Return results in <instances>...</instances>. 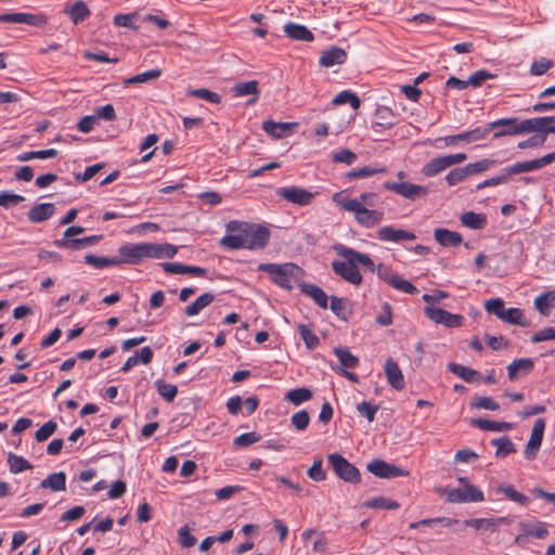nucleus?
Listing matches in <instances>:
<instances>
[{"mask_svg":"<svg viewBox=\"0 0 555 555\" xmlns=\"http://www.w3.org/2000/svg\"><path fill=\"white\" fill-rule=\"evenodd\" d=\"M449 370L453 374L460 376L461 378H463L467 383L474 382L475 377L478 375L477 371H475V370H473L470 367L461 365V364H456V363H450L449 364Z\"/></svg>","mask_w":555,"mask_h":555,"instance_id":"864d4df0","label":"nucleus"},{"mask_svg":"<svg viewBox=\"0 0 555 555\" xmlns=\"http://www.w3.org/2000/svg\"><path fill=\"white\" fill-rule=\"evenodd\" d=\"M333 201L344 210L352 212L357 222L365 228H373L384 219L382 211L367 209L363 203L358 202L357 198L347 197L341 192L335 193Z\"/></svg>","mask_w":555,"mask_h":555,"instance_id":"f03ea898","label":"nucleus"},{"mask_svg":"<svg viewBox=\"0 0 555 555\" xmlns=\"http://www.w3.org/2000/svg\"><path fill=\"white\" fill-rule=\"evenodd\" d=\"M366 469L379 478H396L408 475V472L404 469L383 460H373L367 464Z\"/></svg>","mask_w":555,"mask_h":555,"instance_id":"ddd939ff","label":"nucleus"},{"mask_svg":"<svg viewBox=\"0 0 555 555\" xmlns=\"http://www.w3.org/2000/svg\"><path fill=\"white\" fill-rule=\"evenodd\" d=\"M0 22L3 23H16V24H27L35 27H42L47 24V17L40 14H31V13H8L0 15Z\"/></svg>","mask_w":555,"mask_h":555,"instance_id":"dca6fc26","label":"nucleus"},{"mask_svg":"<svg viewBox=\"0 0 555 555\" xmlns=\"http://www.w3.org/2000/svg\"><path fill=\"white\" fill-rule=\"evenodd\" d=\"M276 193L285 201L299 206L310 205L314 198L313 193L298 186L281 188Z\"/></svg>","mask_w":555,"mask_h":555,"instance_id":"9b49d317","label":"nucleus"},{"mask_svg":"<svg viewBox=\"0 0 555 555\" xmlns=\"http://www.w3.org/2000/svg\"><path fill=\"white\" fill-rule=\"evenodd\" d=\"M327 461L340 479L350 483L360 482L361 475L359 469L349 463L344 456L338 453H332L327 455Z\"/></svg>","mask_w":555,"mask_h":555,"instance_id":"20e7f679","label":"nucleus"},{"mask_svg":"<svg viewBox=\"0 0 555 555\" xmlns=\"http://www.w3.org/2000/svg\"><path fill=\"white\" fill-rule=\"evenodd\" d=\"M299 332L302 340L309 349H313L319 345L320 340L318 336L312 333V331L307 325L300 324Z\"/></svg>","mask_w":555,"mask_h":555,"instance_id":"0e129e2a","label":"nucleus"},{"mask_svg":"<svg viewBox=\"0 0 555 555\" xmlns=\"http://www.w3.org/2000/svg\"><path fill=\"white\" fill-rule=\"evenodd\" d=\"M300 289L305 295L312 298L318 306L323 309L327 308L328 297L321 287L311 283H302Z\"/></svg>","mask_w":555,"mask_h":555,"instance_id":"c756f323","label":"nucleus"},{"mask_svg":"<svg viewBox=\"0 0 555 555\" xmlns=\"http://www.w3.org/2000/svg\"><path fill=\"white\" fill-rule=\"evenodd\" d=\"M334 249L340 257H351L356 266L359 263L372 272L375 271V264L369 255L359 253L341 244L335 245Z\"/></svg>","mask_w":555,"mask_h":555,"instance_id":"a211bd4d","label":"nucleus"},{"mask_svg":"<svg viewBox=\"0 0 555 555\" xmlns=\"http://www.w3.org/2000/svg\"><path fill=\"white\" fill-rule=\"evenodd\" d=\"M377 276L395 289L405 294H416L417 288L408 280L395 273L389 267L380 263L375 268Z\"/></svg>","mask_w":555,"mask_h":555,"instance_id":"423d86ee","label":"nucleus"},{"mask_svg":"<svg viewBox=\"0 0 555 555\" xmlns=\"http://www.w3.org/2000/svg\"><path fill=\"white\" fill-rule=\"evenodd\" d=\"M494 160L492 159H482L476 163H472L465 166V170L467 176L476 175L488 170L492 165H494Z\"/></svg>","mask_w":555,"mask_h":555,"instance_id":"338daca9","label":"nucleus"},{"mask_svg":"<svg viewBox=\"0 0 555 555\" xmlns=\"http://www.w3.org/2000/svg\"><path fill=\"white\" fill-rule=\"evenodd\" d=\"M464 525L472 527L476 530L491 531L494 532V521L492 518H472L466 519Z\"/></svg>","mask_w":555,"mask_h":555,"instance_id":"4d7b16f0","label":"nucleus"},{"mask_svg":"<svg viewBox=\"0 0 555 555\" xmlns=\"http://www.w3.org/2000/svg\"><path fill=\"white\" fill-rule=\"evenodd\" d=\"M491 444L496 447V457H505L516 452L513 441L507 436L492 439Z\"/></svg>","mask_w":555,"mask_h":555,"instance_id":"ea45409f","label":"nucleus"},{"mask_svg":"<svg viewBox=\"0 0 555 555\" xmlns=\"http://www.w3.org/2000/svg\"><path fill=\"white\" fill-rule=\"evenodd\" d=\"M347 60V53L338 47H331L322 52L319 64L323 67H332L334 65L344 64Z\"/></svg>","mask_w":555,"mask_h":555,"instance_id":"4be33fe9","label":"nucleus"},{"mask_svg":"<svg viewBox=\"0 0 555 555\" xmlns=\"http://www.w3.org/2000/svg\"><path fill=\"white\" fill-rule=\"evenodd\" d=\"M66 13L69 15L74 24L83 22L91 14L86 2L81 0L75 2L70 8L66 9Z\"/></svg>","mask_w":555,"mask_h":555,"instance_id":"4c0bfd02","label":"nucleus"},{"mask_svg":"<svg viewBox=\"0 0 555 555\" xmlns=\"http://www.w3.org/2000/svg\"><path fill=\"white\" fill-rule=\"evenodd\" d=\"M166 273L169 274H193L196 276H205L207 270L201 267L186 266L179 262H164L160 264Z\"/></svg>","mask_w":555,"mask_h":555,"instance_id":"5701e85b","label":"nucleus"},{"mask_svg":"<svg viewBox=\"0 0 555 555\" xmlns=\"http://www.w3.org/2000/svg\"><path fill=\"white\" fill-rule=\"evenodd\" d=\"M357 411L363 415L370 423L374 422L376 412L378 411L377 405H373L369 401H362L357 405Z\"/></svg>","mask_w":555,"mask_h":555,"instance_id":"774afa93","label":"nucleus"},{"mask_svg":"<svg viewBox=\"0 0 555 555\" xmlns=\"http://www.w3.org/2000/svg\"><path fill=\"white\" fill-rule=\"evenodd\" d=\"M119 261L120 264H139L146 259L145 243L131 244L127 243L119 247Z\"/></svg>","mask_w":555,"mask_h":555,"instance_id":"9d476101","label":"nucleus"},{"mask_svg":"<svg viewBox=\"0 0 555 555\" xmlns=\"http://www.w3.org/2000/svg\"><path fill=\"white\" fill-rule=\"evenodd\" d=\"M146 259L173 258L178 253V247L169 243H145Z\"/></svg>","mask_w":555,"mask_h":555,"instance_id":"6ab92c4d","label":"nucleus"},{"mask_svg":"<svg viewBox=\"0 0 555 555\" xmlns=\"http://www.w3.org/2000/svg\"><path fill=\"white\" fill-rule=\"evenodd\" d=\"M387 169L385 167L383 168H373L370 166H365L362 168L352 169L349 172L346 173V177L348 179H362L367 178L376 173H386Z\"/></svg>","mask_w":555,"mask_h":555,"instance_id":"3c124183","label":"nucleus"},{"mask_svg":"<svg viewBox=\"0 0 555 555\" xmlns=\"http://www.w3.org/2000/svg\"><path fill=\"white\" fill-rule=\"evenodd\" d=\"M57 424L53 421H49L46 424H43L35 435V438L38 442L46 441L49 439L56 430Z\"/></svg>","mask_w":555,"mask_h":555,"instance_id":"680f3d73","label":"nucleus"},{"mask_svg":"<svg viewBox=\"0 0 555 555\" xmlns=\"http://www.w3.org/2000/svg\"><path fill=\"white\" fill-rule=\"evenodd\" d=\"M284 33L293 40L311 42L314 39L313 34L306 26L296 23H286Z\"/></svg>","mask_w":555,"mask_h":555,"instance_id":"a878e982","label":"nucleus"},{"mask_svg":"<svg viewBox=\"0 0 555 555\" xmlns=\"http://www.w3.org/2000/svg\"><path fill=\"white\" fill-rule=\"evenodd\" d=\"M552 127V117H535L520 121L521 133L525 132H543L544 135L551 133L548 129Z\"/></svg>","mask_w":555,"mask_h":555,"instance_id":"412c9836","label":"nucleus"},{"mask_svg":"<svg viewBox=\"0 0 555 555\" xmlns=\"http://www.w3.org/2000/svg\"><path fill=\"white\" fill-rule=\"evenodd\" d=\"M486 128H489V131L491 129H498V131H495L493 134V137L496 139L504 135H515L521 133L520 121L515 117L498 119L488 124Z\"/></svg>","mask_w":555,"mask_h":555,"instance_id":"f3484780","label":"nucleus"},{"mask_svg":"<svg viewBox=\"0 0 555 555\" xmlns=\"http://www.w3.org/2000/svg\"><path fill=\"white\" fill-rule=\"evenodd\" d=\"M259 440H260V436L258 434H256L255 431H251V433H246V434H242V435L237 436L233 440V444L236 448H246L255 442H258Z\"/></svg>","mask_w":555,"mask_h":555,"instance_id":"69168bd1","label":"nucleus"},{"mask_svg":"<svg viewBox=\"0 0 555 555\" xmlns=\"http://www.w3.org/2000/svg\"><path fill=\"white\" fill-rule=\"evenodd\" d=\"M489 135V128L478 127L474 130L462 132L459 134L447 135L439 139L443 141L446 146H455L461 142L472 143L480 140H485Z\"/></svg>","mask_w":555,"mask_h":555,"instance_id":"f8f14e48","label":"nucleus"},{"mask_svg":"<svg viewBox=\"0 0 555 555\" xmlns=\"http://www.w3.org/2000/svg\"><path fill=\"white\" fill-rule=\"evenodd\" d=\"M498 492L505 494L511 501L516 502L520 505H527L530 502V499L524 493L517 491L509 483H502L498 487Z\"/></svg>","mask_w":555,"mask_h":555,"instance_id":"a19ab883","label":"nucleus"},{"mask_svg":"<svg viewBox=\"0 0 555 555\" xmlns=\"http://www.w3.org/2000/svg\"><path fill=\"white\" fill-rule=\"evenodd\" d=\"M55 211V206L52 203L37 204L29 209L27 217L30 222L40 223L50 219Z\"/></svg>","mask_w":555,"mask_h":555,"instance_id":"393cba45","label":"nucleus"},{"mask_svg":"<svg viewBox=\"0 0 555 555\" xmlns=\"http://www.w3.org/2000/svg\"><path fill=\"white\" fill-rule=\"evenodd\" d=\"M312 398V391L308 388L300 387L288 391L285 396V400L292 402L295 405H299L305 401Z\"/></svg>","mask_w":555,"mask_h":555,"instance_id":"49530a36","label":"nucleus"},{"mask_svg":"<svg viewBox=\"0 0 555 555\" xmlns=\"http://www.w3.org/2000/svg\"><path fill=\"white\" fill-rule=\"evenodd\" d=\"M345 261L341 260H334L332 262V269L341 279L347 281L348 283L352 285H360L363 281V278L351 259V257H344Z\"/></svg>","mask_w":555,"mask_h":555,"instance_id":"0eeeda50","label":"nucleus"},{"mask_svg":"<svg viewBox=\"0 0 555 555\" xmlns=\"http://www.w3.org/2000/svg\"><path fill=\"white\" fill-rule=\"evenodd\" d=\"M189 94L197 99L206 100L214 104H219L221 102V96L218 93L205 88L191 90Z\"/></svg>","mask_w":555,"mask_h":555,"instance_id":"bf43d9fd","label":"nucleus"},{"mask_svg":"<svg viewBox=\"0 0 555 555\" xmlns=\"http://www.w3.org/2000/svg\"><path fill=\"white\" fill-rule=\"evenodd\" d=\"M24 201H25V197L22 195H18V194L12 193V192H8V191L0 192V207L8 209V208L18 205L20 203H22Z\"/></svg>","mask_w":555,"mask_h":555,"instance_id":"13d9d810","label":"nucleus"},{"mask_svg":"<svg viewBox=\"0 0 555 555\" xmlns=\"http://www.w3.org/2000/svg\"><path fill=\"white\" fill-rule=\"evenodd\" d=\"M310 422L309 413L306 410H300L292 415L291 423L299 431L305 430Z\"/></svg>","mask_w":555,"mask_h":555,"instance_id":"052dcab7","label":"nucleus"},{"mask_svg":"<svg viewBox=\"0 0 555 555\" xmlns=\"http://www.w3.org/2000/svg\"><path fill=\"white\" fill-rule=\"evenodd\" d=\"M363 506L380 509H397L399 508V503L385 496H376L364 502Z\"/></svg>","mask_w":555,"mask_h":555,"instance_id":"8fccbe9b","label":"nucleus"},{"mask_svg":"<svg viewBox=\"0 0 555 555\" xmlns=\"http://www.w3.org/2000/svg\"><path fill=\"white\" fill-rule=\"evenodd\" d=\"M231 94L234 98L250 96L246 104L253 105L260 95L259 82L257 80L236 82L231 88Z\"/></svg>","mask_w":555,"mask_h":555,"instance_id":"2eb2a0df","label":"nucleus"},{"mask_svg":"<svg viewBox=\"0 0 555 555\" xmlns=\"http://www.w3.org/2000/svg\"><path fill=\"white\" fill-rule=\"evenodd\" d=\"M334 105L349 103L353 109H358L361 105L359 96L350 91L339 92L332 101Z\"/></svg>","mask_w":555,"mask_h":555,"instance_id":"603ef678","label":"nucleus"},{"mask_svg":"<svg viewBox=\"0 0 555 555\" xmlns=\"http://www.w3.org/2000/svg\"><path fill=\"white\" fill-rule=\"evenodd\" d=\"M534 306L542 315L548 317L552 309L555 308V292H548L535 297Z\"/></svg>","mask_w":555,"mask_h":555,"instance_id":"72a5a7b5","label":"nucleus"},{"mask_svg":"<svg viewBox=\"0 0 555 555\" xmlns=\"http://www.w3.org/2000/svg\"><path fill=\"white\" fill-rule=\"evenodd\" d=\"M519 529L522 535L532 537L535 539H545L548 535L547 525L543 521H535L534 524L519 522Z\"/></svg>","mask_w":555,"mask_h":555,"instance_id":"c85d7f7f","label":"nucleus"},{"mask_svg":"<svg viewBox=\"0 0 555 555\" xmlns=\"http://www.w3.org/2000/svg\"><path fill=\"white\" fill-rule=\"evenodd\" d=\"M426 317L437 324H443L447 327L454 328L462 326L464 317L461 314H453L444 309L437 307H425Z\"/></svg>","mask_w":555,"mask_h":555,"instance_id":"1a4fd4ad","label":"nucleus"},{"mask_svg":"<svg viewBox=\"0 0 555 555\" xmlns=\"http://www.w3.org/2000/svg\"><path fill=\"white\" fill-rule=\"evenodd\" d=\"M8 464L12 474H20L28 469H33V465L23 456L9 453Z\"/></svg>","mask_w":555,"mask_h":555,"instance_id":"79ce46f5","label":"nucleus"},{"mask_svg":"<svg viewBox=\"0 0 555 555\" xmlns=\"http://www.w3.org/2000/svg\"><path fill=\"white\" fill-rule=\"evenodd\" d=\"M467 159L465 153L450 154L438 156L426 163L422 168V173L425 177H434L442 172L447 168L461 164Z\"/></svg>","mask_w":555,"mask_h":555,"instance_id":"39448f33","label":"nucleus"},{"mask_svg":"<svg viewBox=\"0 0 555 555\" xmlns=\"http://www.w3.org/2000/svg\"><path fill=\"white\" fill-rule=\"evenodd\" d=\"M385 374L387 380L391 387L396 390H402L404 388V378L403 374L398 365L392 359H388L385 363Z\"/></svg>","mask_w":555,"mask_h":555,"instance_id":"b1692460","label":"nucleus"},{"mask_svg":"<svg viewBox=\"0 0 555 555\" xmlns=\"http://www.w3.org/2000/svg\"><path fill=\"white\" fill-rule=\"evenodd\" d=\"M227 235L220 240V245L228 249H260L266 247L270 231L258 224L233 220L225 225Z\"/></svg>","mask_w":555,"mask_h":555,"instance_id":"f257e3e1","label":"nucleus"},{"mask_svg":"<svg viewBox=\"0 0 555 555\" xmlns=\"http://www.w3.org/2000/svg\"><path fill=\"white\" fill-rule=\"evenodd\" d=\"M334 353L338 358L343 367L354 369L359 365V359L346 348H335Z\"/></svg>","mask_w":555,"mask_h":555,"instance_id":"a18cd8bd","label":"nucleus"},{"mask_svg":"<svg viewBox=\"0 0 555 555\" xmlns=\"http://www.w3.org/2000/svg\"><path fill=\"white\" fill-rule=\"evenodd\" d=\"M258 270L270 274L273 282L281 287L291 289L292 279L295 276L296 272L299 271V267L294 263H261Z\"/></svg>","mask_w":555,"mask_h":555,"instance_id":"7ed1b4c3","label":"nucleus"},{"mask_svg":"<svg viewBox=\"0 0 555 555\" xmlns=\"http://www.w3.org/2000/svg\"><path fill=\"white\" fill-rule=\"evenodd\" d=\"M57 155V151L55 149L40 150V151H30L24 152L17 155L16 159L18 162H28L31 159H48L53 158Z\"/></svg>","mask_w":555,"mask_h":555,"instance_id":"c03bdc74","label":"nucleus"},{"mask_svg":"<svg viewBox=\"0 0 555 555\" xmlns=\"http://www.w3.org/2000/svg\"><path fill=\"white\" fill-rule=\"evenodd\" d=\"M153 359V351L150 347L142 348L134 356L127 359L124 363L121 371L128 372L130 369L135 366L139 363L149 364Z\"/></svg>","mask_w":555,"mask_h":555,"instance_id":"7c9ffc66","label":"nucleus"},{"mask_svg":"<svg viewBox=\"0 0 555 555\" xmlns=\"http://www.w3.org/2000/svg\"><path fill=\"white\" fill-rule=\"evenodd\" d=\"M470 408L496 411L500 409V404L490 397L477 396L472 400Z\"/></svg>","mask_w":555,"mask_h":555,"instance_id":"5fc2aeb1","label":"nucleus"},{"mask_svg":"<svg viewBox=\"0 0 555 555\" xmlns=\"http://www.w3.org/2000/svg\"><path fill=\"white\" fill-rule=\"evenodd\" d=\"M462 224L469 229L480 230L487 224V217L483 214H477L474 211H466L461 215L460 218Z\"/></svg>","mask_w":555,"mask_h":555,"instance_id":"2f4dec72","label":"nucleus"},{"mask_svg":"<svg viewBox=\"0 0 555 555\" xmlns=\"http://www.w3.org/2000/svg\"><path fill=\"white\" fill-rule=\"evenodd\" d=\"M215 300V295L211 293H205L197 297L192 304L185 308V314L188 317H194L198 314L204 308L208 307Z\"/></svg>","mask_w":555,"mask_h":555,"instance_id":"f704fd0d","label":"nucleus"},{"mask_svg":"<svg viewBox=\"0 0 555 555\" xmlns=\"http://www.w3.org/2000/svg\"><path fill=\"white\" fill-rule=\"evenodd\" d=\"M377 237L384 242L414 241L416 238L413 232L395 229L389 225L379 228L377 231Z\"/></svg>","mask_w":555,"mask_h":555,"instance_id":"aec40b11","label":"nucleus"},{"mask_svg":"<svg viewBox=\"0 0 555 555\" xmlns=\"http://www.w3.org/2000/svg\"><path fill=\"white\" fill-rule=\"evenodd\" d=\"M375 124L385 129H389L395 125V114L391 108L387 106L377 107L375 114Z\"/></svg>","mask_w":555,"mask_h":555,"instance_id":"58836bf2","label":"nucleus"},{"mask_svg":"<svg viewBox=\"0 0 555 555\" xmlns=\"http://www.w3.org/2000/svg\"><path fill=\"white\" fill-rule=\"evenodd\" d=\"M155 386L158 393L169 402L172 401L178 393L177 386L167 384L163 379H157Z\"/></svg>","mask_w":555,"mask_h":555,"instance_id":"6e6d98bb","label":"nucleus"},{"mask_svg":"<svg viewBox=\"0 0 555 555\" xmlns=\"http://www.w3.org/2000/svg\"><path fill=\"white\" fill-rule=\"evenodd\" d=\"M40 487L52 491H63L66 488V475L63 472L53 473L41 481Z\"/></svg>","mask_w":555,"mask_h":555,"instance_id":"c9c22d12","label":"nucleus"},{"mask_svg":"<svg viewBox=\"0 0 555 555\" xmlns=\"http://www.w3.org/2000/svg\"><path fill=\"white\" fill-rule=\"evenodd\" d=\"M160 75H162V70L157 69V68H154V69H151V70H147V72L134 75V76H132L130 78H126L124 80V85L128 86V85L145 83V82H147L150 80H154V79L159 78Z\"/></svg>","mask_w":555,"mask_h":555,"instance_id":"de8ad7c7","label":"nucleus"},{"mask_svg":"<svg viewBox=\"0 0 555 555\" xmlns=\"http://www.w3.org/2000/svg\"><path fill=\"white\" fill-rule=\"evenodd\" d=\"M86 263L102 269L105 267L120 266L119 257H99L95 255H87L85 257Z\"/></svg>","mask_w":555,"mask_h":555,"instance_id":"37998d69","label":"nucleus"},{"mask_svg":"<svg viewBox=\"0 0 555 555\" xmlns=\"http://www.w3.org/2000/svg\"><path fill=\"white\" fill-rule=\"evenodd\" d=\"M384 189L411 201L424 197L429 192V189L427 186L413 184L409 182H385Z\"/></svg>","mask_w":555,"mask_h":555,"instance_id":"6e6552de","label":"nucleus"},{"mask_svg":"<svg viewBox=\"0 0 555 555\" xmlns=\"http://www.w3.org/2000/svg\"><path fill=\"white\" fill-rule=\"evenodd\" d=\"M472 424L479 429L487 431H506L513 428L512 423L507 422H494L490 420L476 418L472 421Z\"/></svg>","mask_w":555,"mask_h":555,"instance_id":"473e14b6","label":"nucleus"},{"mask_svg":"<svg viewBox=\"0 0 555 555\" xmlns=\"http://www.w3.org/2000/svg\"><path fill=\"white\" fill-rule=\"evenodd\" d=\"M501 320L511 324L528 326L527 321L524 320L522 310L519 308L504 309Z\"/></svg>","mask_w":555,"mask_h":555,"instance_id":"09e8293b","label":"nucleus"},{"mask_svg":"<svg viewBox=\"0 0 555 555\" xmlns=\"http://www.w3.org/2000/svg\"><path fill=\"white\" fill-rule=\"evenodd\" d=\"M296 126V122H275L273 120H266L262 124V129L273 138L280 139L291 133Z\"/></svg>","mask_w":555,"mask_h":555,"instance_id":"bb28decb","label":"nucleus"},{"mask_svg":"<svg viewBox=\"0 0 555 555\" xmlns=\"http://www.w3.org/2000/svg\"><path fill=\"white\" fill-rule=\"evenodd\" d=\"M544 429H545V420L538 418L533 424L530 439L525 449V455L529 461L534 460L537 456V452L539 451L541 443H542Z\"/></svg>","mask_w":555,"mask_h":555,"instance_id":"4468645a","label":"nucleus"},{"mask_svg":"<svg viewBox=\"0 0 555 555\" xmlns=\"http://www.w3.org/2000/svg\"><path fill=\"white\" fill-rule=\"evenodd\" d=\"M532 369L533 362L531 359L522 358L515 360L507 366L508 378L514 380L517 378L518 373L522 372L524 374H528Z\"/></svg>","mask_w":555,"mask_h":555,"instance_id":"e433bc0d","label":"nucleus"},{"mask_svg":"<svg viewBox=\"0 0 555 555\" xmlns=\"http://www.w3.org/2000/svg\"><path fill=\"white\" fill-rule=\"evenodd\" d=\"M554 66L552 60L542 57L531 64L530 74L533 76H541Z\"/></svg>","mask_w":555,"mask_h":555,"instance_id":"e2e57ef3","label":"nucleus"},{"mask_svg":"<svg viewBox=\"0 0 555 555\" xmlns=\"http://www.w3.org/2000/svg\"><path fill=\"white\" fill-rule=\"evenodd\" d=\"M435 240L442 246H457L462 243L463 237L460 233L448 229L438 228L434 231Z\"/></svg>","mask_w":555,"mask_h":555,"instance_id":"cd10ccee","label":"nucleus"}]
</instances>
